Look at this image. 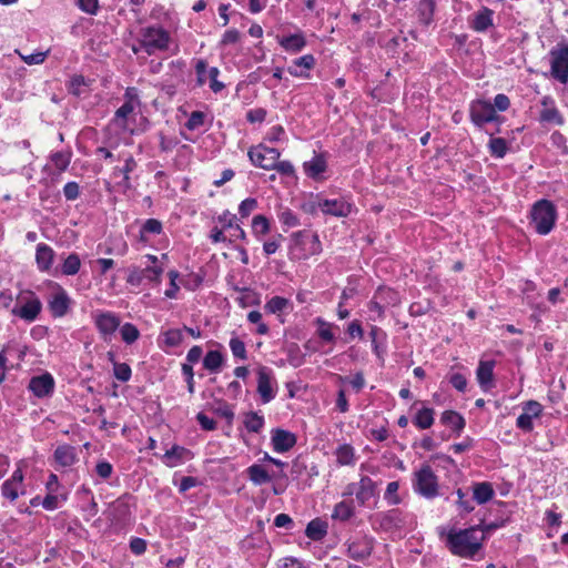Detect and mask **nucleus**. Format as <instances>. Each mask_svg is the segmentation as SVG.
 Wrapping results in <instances>:
<instances>
[{"label":"nucleus","instance_id":"1","mask_svg":"<svg viewBox=\"0 0 568 568\" xmlns=\"http://www.w3.org/2000/svg\"><path fill=\"white\" fill-rule=\"evenodd\" d=\"M485 534L479 526L466 529H453L447 535V547L452 554L473 559L483 548Z\"/></svg>","mask_w":568,"mask_h":568},{"label":"nucleus","instance_id":"2","mask_svg":"<svg viewBox=\"0 0 568 568\" xmlns=\"http://www.w3.org/2000/svg\"><path fill=\"white\" fill-rule=\"evenodd\" d=\"M412 487L415 494L425 499H435L440 495L439 478L429 464H422L412 475Z\"/></svg>","mask_w":568,"mask_h":568},{"label":"nucleus","instance_id":"3","mask_svg":"<svg viewBox=\"0 0 568 568\" xmlns=\"http://www.w3.org/2000/svg\"><path fill=\"white\" fill-rule=\"evenodd\" d=\"M322 252V244L318 235L314 232L302 230L292 234L290 246L291 257L294 260H306Z\"/></svg>","mask_w":568,"mask_h":568},{"label":"nucleus","instance_id":"4","mask_svg":"<svg viewBox=\"0 0 568 568\" xmlns=\"http://www.w3.org/2000/svg\"><path fill=\"white\" fill-rule=\"evenodd\" d=\"M171 36L161 26H149L140 30L139 44L149 55L169 50Z\"/></svg>","mask_w":568,"mask_h":568},{"label":"nucleus","instance_id":"5","mask_svg":"<svg viewBox=\"0 0 568 568\" xmlns=\"http://www.w3.org/2000/svg\"><path fill=\"white\" fill-rule=\"evenodd\" d=\"M530 217L536 232L546 235L555 226L557 220L556 206L548 200H539L532 205Z\"/></svg>","mask_w":568,"mask_h":568},{"label":"nucleus","instance_id":"6","mask_svg":"<svg viewBox=\"0 0 568 568\" xmlns=\"http://www.w3.org/2000/svg\"><path fill=\"white\" fill-rule=\"evenodd\" d=\"M42 310L40 298L32 291H23L18 295L17 303L11 313L19 318L31 323L34 322Z\"/></svg>","mask_w":568,"mask_h":568},{"label":"nucleus","instance_id":"7","mask_svg":"<svg viewBox=\"0 0 568 568\" xmlns=\"http://www.w3.org/2000/svg\"><path fill=\"white\" fill-rule=\"evenodd\" d=\"M91 318L102 339L104 342H111L114 333L120 327V316L110 311L95 310L91 313Z\"/></svg>","mask_w":568,"mask_h":568},{"label":"nucleus","instance_id":"8","mask_svg":"<svg viewBox=\"0 0 568 568\" xmlns=\"http://www.w3.org/2000/svg\"><path fill=\"white\" fill-rule=\"evenodd\" d=\"M124 99L123 104L115 111L113 123L123 130L132 131L129 121L134 116V111L140 104L136 90L134 88H128L124 93Z\"/></svg>","mask_w":568,"mask_h":568},{"label":"nucleus","instance_id":"9","mask_svg":"<svg viewBox=\"0 0 568 568\" xmlns=\"http://www.w3.org/2000/svg\"><path fill=\"white\" fill-rule=\"evenodd\" d=\"M550 73L562 84L568 82V45L559 43L550 52Z\"/></svg>","mask_w":568,"mask_h":568},{"label":"nucleus","instance_id":"10","mask_svg":"<svg viewBox=\"0 0 568 568\" xmlns=\"http://www.w3.org/2000/svg\"><path fill=\"white\" fill-rule=\"evenodd\" d=\"M355 496L359 506H365L376 495V484L368 476H362L359 481L349 483L343 496Z\"/></svg>","mask_w":568,"mask_h":568},{"label":"nucleus","instance_id":"11","mask_svg":"<svg viewBox=\"0 0 568 568\" xmlns=\"http://www.w3.org/2000/svg\"><path fill=\"white\" fill-rule=\"evenodd\" d=\"M257 393L263 404L273 400L277 394V382L273 371L266 366L257 369Z\"/></svg>","mask_w":568,"mask_h":568},{"label":"nucleus","instance_id":"12","mask_svg":"<svg viewBox=\"0 0 568 568\" xmlns=\"http://www.w3.org/2000/svg\"><path fill=\"white\" fill-rule=\"evenodd\" d=\"M469 116L471 122L478 128L499 119L493 104L485 100H475L470 103Z\"/></svg>","mask_w":568,"mask_h":568},{"label":"nucleus","instance_id":"13","mask_svg":"<svg viewBox=\"0 0 568 568\" xmlns=\"http://www.w3.org/2000/svg\"><path fill=\"white\" fill-rule=\"evenodd\" d=\"M247 155L255 166L264 170H272L275 166V160H278L281 153L275 148L258 144L251 148Z\"/></svg>","mask_w":568,"mask_h":568},{"label":"nucleus","instance_id":"14","mask_svg":"<svg viewBox=\"0 0 568 568\" xmlns=\"http://www.w3.org/2000/svg\"><path fill=\"white\" fill-rule=\"evenodd\" d=\"M317 207L325 215H332L336 217H346L348 216L354 207V204L351 203L345 197H336V199H317L316 203Z\"/></svg>","mask_w":568,"mask_h":568},{"label":"nucleus","instance_id":"15","mask_svg":"<svg viewBox=\"0 0 568 568\" xmlns=\"http://www.w3.org/2000/svg\"><path fill=\"white\" fill-rule=\"evenodd\" d=\"M52 288L48 301L49 310L53 317H63L69 312L71 298L60 284L53 283Z\"/></svg>","mask_w":568,"mask_h":568},{"label":"nucleus","instance_id":"16","mask_svg":"<svg viewBox=\"0 0 568 568\" xmlns=\"http://www.w3.org/2000/svg\"><path fill=\"white\" fill-rule=\"evenodd\" d=\"M379 526L384 530H396L408 527L413 518L408 513H404L398 508L390 509L378 515Z\"/></svg>","mask_w":568,"mask_h":568},{"label":"nucleus","instance_id":"17","mask_svg":"<svg viewBox=\"0 0 568 568\" xmlns=\"http://www.w3.org/2000/svg\"><path fill=\"white\" fill-rule=\"evenodd\" d=\"M23 480V471L21 467H17V469L12 473L10 478L6 479L1 485L2 497L13 503L18 499L20 495H24L26 489Z\"/></svg>","mask_w":568,"mask_h":568},{"label":"nucleus","instance_id":"18","mask_svg":"<svg viewBox=\"0 0 568 568\" xmlns=\"http://www.w3.org/2000/svg\"><path fill=\"white\" fill-rule=\"evenodd\" d=\"M54 387H55L54 378L48 372L31 377V379L29 381V384H28V389L37 398L50 397L54 392Z\"/></svg>","mask_w":568,"mask_h":568},{"label":"nucleus","instance_id":"19","mask_svg":"<svg viewBox=\"0 0 568 568\" xmlns=\"http://www.w3.org/2000/svg\"><path fill=\"white\" fill-rule=\"evenodd\" d=\"M374 549V538L366 535L356 536L348 541V556L354 560H364L368 558Z\"/></svg>","mask_w":568,"mask_h":568},{"label":"nucleus","instance_id":"20","mask_svg":"<svg viewBox=\"0 0 568 568\" xmlns=\"http://www.w3.org/2000/svg\"><path fill=\"white\" fill-rule=\"evenodd\" d=\"M539 120L540 122L554 125H562L565 122V119L558 110L555 100L549 95H546L541 99Z\"/></svg>","mask_w":568,"mask_h":568},{"label":"nucleus","instance_id":"21","mask_svg":"<svg viewBox=\"0 0 568 568\" xmlns=\"http://www.w3.org/2000/svg\"><path fill=\"white\" fill-rule=\"evenodd\" d=\"M316 60L313 54H305L294 59L287 67V72L295 78L310 79L311 70L315 67Z\"/></svg>","mask_w":568,"mask_h":568},{"label":"nucleus","instance_id":"22","mask_svg":"<svg viewBox=\"0 0 568 568\" xmlns=\"http://www.w3.org/2000/svg\"><path fill=\"white\" fill-rule=\"evenodd\" d=\"M55 252L47 243H38L36 246V264L41 273H50L54 263Z\"/></svg>","mask_w":568,"mask_h":568},{"label":"nucleus","instance_id":"23","mask_svg":"<svg viewBox=\"0 0 568 568\" xmlns=\"http://www.w3.org/2000/svg\"><path fill=\"white\" fill-rule=\"evenodd\" d=\"M219 223L223 226V230H232L233 233L229 239V242L232 243L235 240L246 241L245 231L236 223L237 217L235 214H232L230 211L225 210L217 217Z\"/></svg>","mask_w":568,"mask_h":568},{"label":"nucleus","instance_id":"24","mask_svg":"<svg viewBox=\"0 0 568 568\" xmlns=\"http://www.w3.org/2000/svg\"><path fill=\"white\" fill-rule=\"evenodd\" d=\"M495 361H479L476 369V377L480 388L484 392L489 390L495 386L494 384V368Z\"/></svg>","mask_w":568,"mask_h":568},{"label":"nucleus","instance_id":"25","mask_svg":"<svg viewBox=\"0 0 568 568\" xmlns=\"http://www.w3.org/2000/svg\"><path fill=\"white\" fill-rule=\"evenodd\" d=\"M272 446L276 453H286L296 444V437L293 433L284 429H275L272 432Z\"/></svg>","mask_w":568,"mask_h":568},{"label":"nucleus","instance_id":"26","mask_svg":"<svg viewBox=\"0 0 568 568\" xmlns=\"http://www.w3.org/2000/svg\"><path fill=\"white\" fill-rule=\"evenodd\" d=\"M470 28L476 32H485L494 26V11L483 7L469 20Z\"/></svg>","mask_w":568,"mask_h":568},{"label":"nucleus","instance_id":"27","mask_svg":"<svg viewBox=\"0 0 568 568\" xmlns=\"http://www.w3.org/2000/svg\"><path fill=\"white\" fill-rule=\"evenodd\" d=\"M192 454L185 447L173 445L165 454L161 457L162 463L170 468H174L185 460L190 459Z\"/></svg>","mask_w":568,"mask_h":568},{"label":"nucleus","instance_id":"28","mask_svg":"<svg viewBox=\"0 0 568 568\" xmlns=\"http://www.w3.org/2000/svg\"><path fill=\"white\" fill-rule=\"evenodd\" d=\"M316 325V334L321 341L325 343H335L337 339L336 331H338V326L325 321L322 317H316L314 321Z\"/></svg>","mask_w":568,"mask_h":568},{"label":"nucleus","instance_id":"29","mask_svg":"<svg viewBox=\"0 0 568 568\" xmlns=\"http://www.w3.org/2000/svg\"><path fill=\"white\" fill-rule=\"evenodd\" d=\"M184 341L183 329L170 328L159 336V345L162 349L178 347Z\"/></svg>","mask_w":568,"mask_h":568},{"label":"nucleus","instance_id":"30","mask_svg":"<svg viewBox=\"0 0 568 568\" xmlns=\"http://www.w3.org/2000/svg\"><path fill=\"white\" fill-rule=\"evenodd\" d=\"M278 43L286 52L295 54L305 48L306 40L302 33H295L280 38Z\"/></svg>","mask_w":568,"mask_h":568},{"label":"nucleus","instance_id":"31","mask_svg":"<svg viewBox=\"0 0 568 568\" xmlns=\"http://www.w3.org/2000/svg\"><path fill=\"white\" fill-rule=\"evenodd\" d=\"M291 308V302L290 300L282 297V296H273L270 298L265 305L264 310L268 314H275L280 318V321L283 323L284 320L282 318V315L284 313H287Z\"/></svg>","mask_w":568,"mask_h":568},{"label":"nucleus","instance_id":"32","mask_svg":"<svg viewBox=\"0 0 568 568\" xmlns=\"http://www.w3.org/2000/svg\"><path fill=\"white\" fill-rule=\"evenodd\" d=\"M54 459L62 467H70L77 460V450L73 446L61 445L54 450Z\"/></svg>","mask_w":568,"mask_h":568},{"label":"nucleus","instance_id":"33","mask_svg":"<svg viewBox=\"0 0 568 568\" xmlns=\"http://www.w3.org/2000/svg\"><path fill=\"white\" fill-rule=\"evenodd\" d=\"M495 496V490L493 485L488 481L475 483L473 485V498L479 504L484 505L493 499Z\"/></svg>","mask_w":568,"mask_h":568},{"label":"nucleus","instance_id":"34","mask_svg":"<svg viewBox=\"0 0 568 568\" xmlns=\"http://www.w3.org/2000/svg\"><path fill=\"white\" fill-rule=\"evenodd\" d=\"M163 231L162 223L156 219H148L140 229L139 240L146 244L151 235L161 234Z\"/></svg>","mask_w":568,"mask_h":568},{"label":"nucleus","instance_id":"35","mask_svg":"<svg viewBox=\"0 0 568 568\" xmlns=\"http://www.w3.org/2000/svg\"><path fill=\"white\" fill-rule=\"evenodd\" d=\"M436 3L434 0H420L417 7L418 21L425 27L434 20Z\"/></svg>","mask_w":568,"mask_h":568},{"label":"nucleus","instance_id":"36","mask_svg":"<svg viewBox=\"0 0 568 568\" xmlns=\"http://www.w3.org/2000/svg\"><path fill=\"white\" fill-rule=\"evenodd\" d=\"M225 362L220 351H209L203 358V367L210 373H219Z\"/></svg>","mask_w":568,"mask_h":568},{"label":"nucleus","instance_id":"37","mask_svg":"<svg viewBox=\"0 0 568 568\" xmlns=\"http://www.w3.org/2000/svg\"><path fill=\"white\" fill-rule=\"evenodd\" d=\"M246 474L250 480L256 486L264 485L272 480L270 473L258 464H253L247 467Z\"/></svg>","mask_w":568,"mask_h":568},{"label":"nucleus","instance_id":"38","mask_svg":"<svg viewBox=\"0 0 568 568\" xmlns=\"http://www.w3.org/2000/svg\"><path fill=\"white\" fill-rule=\"evenodd\" d=\"M336 463L339 466H352L355 464V449L349 444L339 445L335 450Z\"/></svg>","mask_w":568,"mask_h":568},{"label":"nucleus","instance_id":"39","mask_svg":"<svg viewBox=\"0 0 568 568\" xmlns=\"http://www.w3.org/2000/svg\"><path fill=\"white\" fill-rule=\"evenodd\" d=\"M327 534V525L321 519L311 520L305 529V535L312 540H322Z\"/></svg>","mask_w":568,"mask_h":568},{"label":"nucleus","instance_id":"40","mask_svg":"<svg viewBox=\"0 0 568 568\" xmlns=\"http://www.w3.org/2000/svg\"><path fill=\"white\" fill-rule=\"evenodd\" d=\"M440 420L444 425L457 433H460L465 427L464 417L455 410H445L442 414Z\"/></svg>","mask_w":568,"mask_h":568},{"label":"nucleus","instance_id":"41","mask_svg":"<svg viewBox=\"0 0 568 568\" xmlns=\"http://www.w3.org/2000/svg\"><path fill=\"white\" fill-rule=\"evenodd\" d=\"M326 170V161L322 156H314L304 163V171L307 176L317 179Z\"/></svg>","mask_w":568,"mask_h":568},{"label":"nucleus","instance_id":"42","mask_svg":"<svg viewBox=\"0 0 568 568\" xmlns=\"http://www.w3.org/2000/svg\"><path fill=\"white\" fill-rule=\"evenodd\" d=\"M413 423L420 429H427L434 424V409L423 407L416 413Z\"/></svg>","mask_w":568,"mask_h":568},{"label":"nucleus","instance_id":"43","mask_svg":"<svg viewBox=\"0 0 568 568\" xmlns=\"http://www.w3.org/2000/svg\"><path fill=\"white\" fill-rule=\"evenodd\" d=\"M80 256L77 253H71L63 260L61 265V273L68 276L75 275L80 271Z\"/></svg>","mask_w":568,"mask_h":568},{"label":"nucleus","instance_id":"44","mask_svg":"<svg viewBox=\"0 0 568 568\" xmlns=\"http://www.w3.org/2000/svg\"><path fill=\"white\" fill-rule=\"evenodd\" d=\"M71 158V151H58L51 154L50 160L59 172H63L70 165Z\"/></svg>","mask_w":568,"mask_h":568},{"label":"nucleus","instance_id":"45","mask_svg":"<svg viewBox=\"0 0 568 568\" xmlns=\"http://www.w3.org/2000/svg\"><path fill=\"white\" fill-rule=\"evenodd\" d=\"M116 160H123L124 165L122 168H114V174L130 175L138 166L136 161L133 155L130 153L121 152L119 153Z\"/></svg>","mask_w":568,"mask_h":568},{"label":"nucleus","instance_id":"46","mask_svg":"<svg viewBox=\"0 0 568 568\" xmlns=\"http://www.w3.org/2000/svg\"><path fill=\"white\" fill-rule=\"evenodd\" d=\"M245 428L251 433H260L264 427V417L255 412L247 413L244 419Z\"/></svg>","mask_w":568,"mask_h":568},{"label":"nucleus","instance_id":"47","mask_svg":"<svg viewBox=\"0 0 568 568\" xmlns=\"http://www.w3.org/2000/svg\"><path fill=\"white\" fill-rule=\"evenodd\" d=\"M230 349L234 358L240 361L247 359V351L244 342L237 336H232L229 342Z\"/></svg>","mask_w":568,"mask_h":568},{"label":"nucleus","instance_id":"48","mask_svg":"<svg viewBox=\"0 0 568 568\" xmlns=\"http://www.w3.org/2000/svg\"><path fill=\"white\" fill-rule=\"evenodd\" d=\"M270 221L264 215H255L252 220V232L256 237L265 235L270 232Z\"/></svg>","mask_w":568,"mask_h":568},{"label":"nucleus","instance_id":"49","mask_svg":"<svg viewBox=\"0 0 568 568\" xmlns=\"http://www.w3.org/2000/svg\"><path fill=\"white\" fill-rule=\"evenodd\" d=\"M354 515V507L346 501H339L335 505L332 517L343 521L348 520Z\"/></svg>","mask_w":568,"mask_h":568},{"label":"nucleus","instance_id":"50","mask_svg":"<svg viewBox=\"0 0 568 568\" xmlns=\"http://www.w3.org/2000/svg\"><path fill=\"white\" fill-rule=\"evenodd\" d=\"M489 152L493 156L501 159L507 153V142L503 138H493L488 143Z\"/></svg>","mask_w":568,"mask_h":568},{"label":"nucleus","instance_id":"51","mask_svg":"<svg viewBox=\"0 0 568 568\" xmlns=\"http://www.w3.org/2000/svg\"><path fill=\"white\" fill-rule=\"evenodd\" d=\"M120 335L124 343L132 344L140 337V332L135 325L131 323H125L124 325H120Z\"/></svg>","mask_w":568,"mask_h":568},{"label":"nucleus","instance_id":"52","mask_svg":"<svg viewBox=\"0 0 568 568\" xmlns=\"http://www.w3.org/2000/svg\"><path fill=\"white\" fill-rule=\"evenodd\" d=\"M65 500H67L65 494L58 495L55 493H49L42 499L41 505L47 510H54V509L59 508Z\"/></svg>","mask_w":568,"mask_h":568},{"label":"nucleus","instance_id":"53","mask_svg":"<svg viewBox=\"0 0 568 568\" xmlns=\"http://www.w3.org/2000/svg\"><path fill=\"white\" fill-rule=\"evenodd\" d=\"M398 489H399V483L398 481H390V483L387 484V487H386V490H385V494H384V499L389 505L394 506V505L400 504L402 499L398 496Z\"/></svg>","mask_w":568,"mask_h":568},{"label":"nucleus","instance_id":"54","mask_svg":"<svg viewBox=\"0 0 568 568\" xmlns=\"http://www.w3.org/2000/svg\"><path fill=\"white\" fill-rule=\"evenodd\" d=\"M278 220L283 225L287 227H295L300 225L298 216L288 207H284L278 213Z\"/></svg>","mask_w":568,"mask_h":568},{"label":"nucleus","instance_id":"55","mask_svg":"<svg viewBox=\"0 0 568 568\" xmlns=\"http://www.w3.org/2000/svg\"><path fill=\"white\" fill-rule=\"evenodd\" d=\"M205 113L202 111H193L187 121L185 122V128L190 131H195L204 125L205 122Z\"/></svg>","mask_w":568,"mask_h":568},{"label":"nucleus","instance_id":"56","mask_svg":"<svg viewBox=\"0 0 568 568\" xmlns=\"http://www.w3.org/2000/svg\"><path fill=\"white\" fill-rule=\"evenodd\" d=\"M219 75H220L219 68L211 67L209 69V71H207L209 80L207 81H209L210 89L214 93H219V92H221L225 88L224 83L217 80Z\"/></svg>","mask_w":568,"mask_h":568},{"label":"nucleus","instance_id":"57","mask_svg":"<svg viewBox=\"0 0 568 568\" xmlns=\"http://www.w3.org/2000/svg\"><path fill=\"white\" fill-rule=\"evenodd\" d=\"M113 375L120 382H129L132 376L131 367L126 363H114Z\"/></svg>","mask_w":568,"mask_h":568},{"label":"nucleus","instance_id":"58","mask_svg":"<svg viewBox=\"0 0 568 568\" xmlns=\"http://www.w3.org/2000/svg\"><path fill=\"white\" fill-rule=\"evenodd\" d=\"M456 495L458 497L457 507H458L459 511L464 513V514L471 513L475 507H474L473 500L467 498L466 493H464L463 489L458 488L456 490Z\"/></svg>","mask_w":568,"mask_h":568},{"label":"nucleus","instance_id":"59","mask_svg":"<svg viewBox=\"0 0 568 568\" xmlns=\"http://www.w3.org/2000/svg\"><path fill=\"white\" fill-rule=\"evenodd\" d=\"M342 383H348L355 392H361L365 386V378L362 372H357L352 377L339 376Z\"/></svg>","mask_w":568,"mask_h":568},{"label":"nucleus","instance_id":"60","mask_svg":"<svg viewBox=\"0 0 568 568\" xmlns=\"http://www.w3.org/2000/svg\"><path fill=\"white\" fill-rule=\"evenodd\" d=\"M247 321L251 324H256V333L258 335H266L268 333V326L262 322V314L258 311H251L247 314Z\"/></svg>","mask_w":568,"mask_h":568},{"label":"nucleus","instance_id":"61","mask_svg":"<svg viewBox=\"0 0 568 568\" xmlns=\"http://www.w3.org/2000/svg\"><path fill=\"white\" fill-rule=\"evenodd\" d=\"M523 413L531 418H538L542 414V405L537 400H528L523 406Z\"/></svg>","mask_w":568,"mask_h":568},{"label":"nucleus","instance_id":"62","mask_svg":"<svg viewBox=\"0 0 568 568\" xmlns=\"http://www.w3.org/2000/svg\"><path fill=\"white\" fill-rule=\"evenodd\" d=\"M170 277V287L165 291L164 295L168 298H176L178 293L180 291L179 285L176 284V280L179 278V272L175 270H172L169 272Z\"/></svg>","mask_w":568,"mask_h":568},{"label":"nucleus","instance_id":"63","mask_svg":"<svg viewBox=\"0 0 568 568\" xmlns=\"http://www.w3.org/2000/svg\"><path fill=\"white\" fill-rule=\"evenodd\" d=\"M142 271L145 280L150 282H159L164 270L159 265H146Z\"/></svg>","mask_w":568,"mask_h":568},{"label":"nucleus","instance_id":"64","mask_svg":"<svg viewBox=\"0 0 568 568\" xmlns=\"http://www.w3.org/2000/svg\"><path fill=\"white\" fill-rule=\"evenodd\" d=\"M257 207V201L253 197H247L241 202L239 213L242 217H247Z\"/></svg>","mask_w":568,"mask_h":568}]
</instances>
